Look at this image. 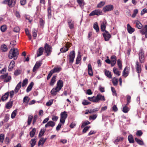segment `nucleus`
Listing matches in <instances>:
<instances>
[{"label": "nucleus", "instance_id": "1", "mask_svg": "<svg viewBox=\"0 0 147 147\" xmlns=\"http://www.w3.org/2000/svg\"><path fill=\"white\" fill-rule=\"evenodd\" d=\"M63 86V82L61 80H59L57 82V85L55 88H53L51 91V93L52 96H55L56 95L57 92L61 89Z\"/></svg>", "mask_w": 147, "mask_h": 147}, {"label": "nucleus", "instance_id": "2", "mask_svg": "<svg viewBox=\"0 0 147 147\" xmlns=\"http://www.w3.org/2000/svg\"><path fill=\"white\" fill-rule=\"evenodd\" d=\"M88 99L90 101L95 103H98L100 101H104L105 100L104 96L100 94H98L96 96L88 97Z\"/></svg>", "mask_w": 147, "mask_h": 147}, {"label": "nucleus", "instance_id": "3", "mask_svg": "<svg viewBox=\"0 0 147 147\" xmlns=\"http://www.w3.org/2000/svg\"><path fill=\"white\" fill-rule=\"evenodd\" d=\"M19 54L18 50L17 48H13L9 51V53L8 57L10 59H12L13 58L15 60L17 59Z\"/></svg>", "mask_w": 147, "mask_h": 147}, {"label": "nucleus", "instance_id": "4", "mask_svg": "<svg viewBox=\"0 0 147 147\" xmlns=\"http://www.w3.org/2000/svg\"><path fill=\"white\" fill-rule=\"evenodd\" d=\"M139 60L141 63H143L144 62V53L142 49H140L139 52Z\"/></svg>", "mask_w": 147, "mask_h": 147}, {"label": "nucleus", "instance_id": "5", "mask_svg": "<svg viewBox=\"0 0 147 147\" xmlns=\"http://www.w3.org/2000/svg\"><path fill=\"white\" fill-rule=\"evenodd\" d=\"M16 0H4L2 2L3 4H7L10 7H12L15 5Z\"/></svg>", "mask_w": 147, "mask_h": 147}, {"label": "nucleus", "instance_id": "6", "mask_svg": "<svg viewBox=\"0 0 147 147\" xmlns=\"http://www.w3.org/2000/svg\"><path fill=\"white\" fill-rule=\"evenodd\" d=\"M45 49V53H47L46 55L49 56L50 55L52 52V48L47 43L45 44V46L44 47Z\"/></svg>", "mask_w": 147, "mask_h": 147}, {"label": "nucleus", "instance_id": "7", "mask_svg": "<svg viewBox=\"0 0 147 147\" xmlns=\"http://www.w3.org/2000/svg\"><path fill=\"white\" fill-rule=\"evenodd\" d=\"M102 11L100 9H95L92 11L89 14V16H92L96 15L99 16L102 14Z\"/></svg>", "mask_w": 147, "mask_h": 147}, {"label": "nucleus", "instance_id": "8", "mask_svg": "<svg viewBox=\"0 0 147 147\" xmlns=\"http://www.w3.org/2000/svg\"><path fill=\"white\" fill-rule=\"evenodd\" d=\"M114 8L113 6L112 5H107L103 8V11L104 12L112 10Z\"/></svg>", "mask_w": 147, "mask_h": 147}, {"label": "nucleus", "instance_id": "9", "mask_svg": "<svg viewBox=\"0 0 147 147\" xmlns=\"http://www.w3.org/2000/svg\"><path fill=\"white\" fill-rule=\"evenodd\" d=\"M102 35L105 41H108L111 37V35L109 32L107 30H105L104 33H102Z\"/></svg>", "mask_w": 147, "mask_h": 147}, {"label": "nucleus", "instance_id": "10", "mask_svg": "<svg viewBox=\"0 0 147 147\" xmlns=\"http://www.w3.org/2000/svg\"><path fill=\"white\" fill-rule=\"evenodd\" d=\"M69 56V62L70 63H73L74 62L75 56V51H72L70 52Z\"/></svg>", "mask_w": 147, "mask_h": 147}, {"label": "nucleus", "instance_id": "11", "mask_svg": "<svg viewBox=\"0 0 147 147\" xmlns=\"http://www.w3.org/2000/svg\"><path fill=\"white\" fill-rule=\"evenodd\" d=\"M135 68L136 71L138 74H140L142 71L141 65L138 61L136 62Z\"/></svg>", "mask_w": 147, "mask_h": 147}, {"label": "nucleus", "instance_id": "12", "mask_svg": "<svg viewBox=\"0 0 147 147\" xmlns=\"http://www.w3.org/2000/svg\"><path fill=\"white\" fill-rule=\"evenodd\" d=\"M42 64V62L41 61H37L33 68V71H35Z\"/></svg>", "mask_w": 147, "mask_h": 147}, {"label": "nucleus", "instance_id": "13", "mask_svg": "<svg viewBox=\"0 0 147 147\" xmlns=\"http://www.w3.org/2000/svg\"><path fill=\"white\" fill-rule=\"evenodd\" d=\"M67 22L70 29H73L74 28V22L71 19L69 18L67 20Z\"/></svg>", "mask_w": 147, "mask_h": 147}, {"label": "nucleus", "instance_id": "14", "mask_svg": "<svg viewBox=\"0 0 147 147\" xmlns=\"http://www.w3.org/2000/svg\"><path fill=\"white\" fill-rule=\"evenodd\" d=\"M47 11L48 18L49 19H50L51 18L52 16L51 6V4L48 5Z\"/></svg>", "mask_w": 147, "mask_h": 147}, {"label": "nucleus", "instance_id": "15", "mask_svg": "<svg viewBox=\"0 0 147 147\" xmlns=\"http://www.w3.org/2000/svg\"><path fill=\"white\" fill-rule=\"evenodd\" d=\"M13 100L11 99L9 101L6 103L5 105V108L8 109L11 108L13 105Z\"/></svg>", "mask_w": 147, "mask_h": 147}, {"label": "nucleus", "instance_id": "16", "mask_svg": "<svg viewBox=\"0 0 147 147\" xmlns=\"http://www.w3.org/2000/svg\"><path fill=\"white\" fill-rule=\"evenodd\" d=\"M129 68L128 67H126L123 70V76L125 77H127L129 74Z\"/></svg>", "mask_w": 147, "mask_h": 147}, {"label": "nucleus", "instance_id": "17", "mask_svg": "<svg viewBox=\"0 0 147 147\" xmlns=\"http://www.w3.org/2000/svg\"><path fill=\"white\" fill-rule=\"evenodd\" d=\"M15 63L14 61H11L9 66L8 67V70L9 71H12L14 67L15 66Z\"/></svg>", "mask_w": 147, "mask_h": 147}, {"label": "nucleus", "instance_id": "18", "mask_svg": "<svg viewBox=\"0 0 147 147\" xmlns=\"http://www.w3.org/2000/svg\"><path fill=\"white\" fill-rule=\"evenodd\" d=\"M55 123L52 121H48L47 123L45 125V127H53L55 126Z\"/></svg>", "mask_w": 147, "mask_h": 147}, {"label": "nucleus", "instance_id": "19", "mask_svg": "<svg viewBox=\"0 0 147 147\" xmlns=\"http://www.w3.org/2000/svg\"><path fill=\"white\" fill-rule=\"evenodd\" d=\"M9 92H8L4 94L1 97V99L3 101L6 100L8 98Z\"/></svg>", "mask_w": 147, "mask_h": 147}, {"label": "nucleus", "instance_id": "20", "mask_svg": "<svg viewBox=\"0 0 147 147\" xmlns=\"http://www.w3.org/2000/svg\"><path fill=\"white\" fill-rule=\"evenodd\" d=\"M88 73L91 76H93L92 69L91 65L90 63L88 65Z\"/></svg>", "mask_w": 147, "mask_h": 147}, {"label": "nucleus", "instance_id": "21", "mask_svg": "<svg viewBox=\"0 0 147 147\" xmlns=\"http://www.w3.org/2000/svg\"><path fill=\"white\" fill-rule=\"evenodd\" d=\"M105 74L109 78H112V75L111 73L109 71L105 69L104 71Z\"/></svg>", "mask_w": 147, "mask_h": 147}, {"label": "nucleus", "instance_id": "22", "mask_svg": "<svg viewBox=\"0 0 147 147\" xmlns=\"http://www.w3.org/2000/svg\"><path fill=\"white\" fill-rule=\"evenodd\" d=\"M127 30L129 33L132 34L134 31L135 29L132 28L129 24H127Z\"/></svg>", "mask_w": 147, "mask_h": 147}, {"label": "nucleus", "instance_id": "23", "mask_svg": "<svg viewBox=\"0 0 147 147\" xmlns=\"http://www.w3.org/2000/svg\"><path fill=\"white\" fill-rule=\"evenodd\" d=\"M140 33L142 35H144L147 32V25H145L140 30Z\"/></svg>", "mask_w": 147, "mask_h": 147}, {"label": "nucleus", "instance_id": "24", "mask_svg": "<svg viewBox=\"0 0 147 147\" xmlns=\"http://www.w3.org/2000/svg\"><path fill=\"white\" fill-rule=\"evenodd\" d=\"M22 82H20L17 85L16 88H15L14 91L16 93H17L18 92L19 90L21 88V86Z\"/></svg>", "mask_w": 147, "mask_h": 147}, {"label": "nucleus", "instance_id": "25", "mask_svg": "<svg viewBox=\"0 0 147 147\" xmlns=\"http://www.w3.org/2000/svg\"><path fill=\"white\" fill-rule=\"evenodd\" d=\"M43 48L41 47L39 48L38 50V51L37 54V57H38L42 55L43 53Z\"/></svg>", "mask_w": 147, "mask_h": 147}, {"label": "nucleus", "instance_id": "26", "mask_svg": "<svg viewBox=\"0 0 147 147\" xmlns=\"http://www.w3.org/2000/svg\"><path fill=\"white\" fill-rule=\"evenodd\" d=\"M0 50L3 52H5L7 51L8 48L7 46L5 44H2L1 46Z\"/></svg>", "mask_w": 147, "mask_h": 147}, {"label": "nucleus", "instance_id": "27", "mask_svg": "<svg viewBox=\"0 0 147 147\" xmlns=\"http://www.w3.org/2000/svg\"><path fill=\"white\" fill-rule=\"evenodd\" d=\"M34 84V83L33 82H31L30 83L26 89V91L27 92H28L31 90L32 89L33 86Z\"/></svg>", "mask_w": 147, "mask_h": 147}, {"label": "nucleus", "instance_id": "28", "mask_svg": "<svg viewBox=\"0 0 147 147\" xmlns=\"http://www.w3.org/2000/svg\"><path fill=\"white\" fill-rule=\"evenodd\" d=\"M77 2L81 7H83L85 4V3L84 0H77Z\"/></svg>", "mask_w": 147, "mask_h": 147}, {"label": "nucleus", "instance_id": "29", "mask_svg": "<svg viewBox=\"0 0 147 147\" xmlns=\"http://www.w3.org/2000/svg\"><path fill=\"white\" fill-rule=\"evenodd\" d=\"M113 72L115 74L118 76H119L120 75L121 72L118 70V69L115 67L113 69Z\"/></svg>", "mask_w": 147, "mask_h": 147}, {"label": "nucleus", "instance_id": "30", "mask_svg": "<svg viewBox=\"0 0 147 147\" xmlns=\"http://www.w3.org/2000/svg\"><path fill=\"white\" fill-rule=\"evenodd\" d=\"M128 139L129 143H133L134 142L133 136L132 135L130 134L129 135L128 137Z\"/></svg>", "mask_w": 147, "mask_h": 147}, {"label": "nucleus", "instance_id": "31", "mask_svg": "<svg viewBox=\"0 0 147 147\" xmlns=\"http://www.w3.org/2000/svg\"><path fill=\"white\" fill-rule=\"evenodd\" d=\"M56 76H53L52 78L50 83V85L51 86H53L54 85L56 80Z\"/></svg>", "mask_w": 147, "mask_h": 147}, {"label": "nucleus", "instance_id": "32", "mask_svg": "<svg viewBox=\"0 0 147 147\" xmlns=\"http://www.w3.org/2000/svg\"><path fill=\"white\" fill-rule=\"evenodd\" d=\"M136 27L138 29H141L143 26L142 24L138 21H137L136 22Z\"/></svg>", "mask_w": 147, "mask_h": 147}, {"label": "nucleus", "instance_id": "33", "mask_svg": "<svg viewBox=\"0 0 147 147\" xmlns=\"http://www.w3.org/2000/svg\"><path fill=\"white\" fill-rule=\"evenodd\" d=\"M67 117V114L65 111L61 113V117L62 119H66Z\"/></svg>", "mask_w": 147, "mask_h": 147}, {"label": "nucleus", "instance_id": "34", "mask_svg": "<svg viewBox=\"0 0 147 147\" xmlns=\"http://www.w3.org/2000/svg\"><path fill=\"white\" fill-rule=\"evenodd\" d=\"M61 67H57L54 68L53 69L51 70L52 72L54 73H58L60 71Z\"/></svg>", "mask_w": 147, "mask_h": 147}, {"label": "nucleus", "instance_id": "35", "mask_svg": "<svg viewBox=\"0 0 147 147\" xmlns=\"http://www.w3.org/2000/svg\"><path fill=\"white\" fill-rule=\"evenodd\" d=\"M128 105L126 104L123 108L122 111L124 113H127L129 111V108L127 107Z\"/></svg>", "mask_w": 147, "mask_h": 147}, {"label": "nucleus", "instance_id": "36", "mask_svg": "<svg viewBox=\"0 0 147 147\" xmlns=\"http://www.w3.org/2000/svg\"><path fill=\"white\" fill-rule=\"evenodd\" d=\"M7 29V26L5 25L1 26L0 27V30L2 32H5Z\"/></svg>", "mask_w": 147, "mask_h": 147}, {"label": "nucleus", "instance_id": "37", "mask_svg": "<svg viewBox=\"0 0 147 147\" xmlns=\"http://www.w3.org/2000/svg\"><path fill=\"white\" fill-rule=\"evenodd\" d=\"M33 118V116L32 115H30L28 116L27 121L28 125L31 124Z\"/></svg>", "mask_w": 147, "mask_h": 147}, {"label": "nucleus", "instance_id": "38", "mask_svg": "<svg viewBox=\"0 0 147 147\" xmlns=\"http://www.w3.org/2000/svg\"><path fill=\"white\" fill-rule=\"evenodd\" d=\"M112 81L113 85L114 86H117L118 83V80L117 78L114 77L112 79Z\"/></svg>", "mask_w": 147, "mask_h": 147}, {"label": "nucleus", "instance_id": "39", "mask_svg": "<svg viewBox=\"0 0 147 147\" xmlns=\"http://www.w3.org/2000/svg\"><path fill=\"white\" fill-rule=\"evenodd\" d=\"M135 140L137 143L140 145H143L144 144V143L142 141L138 139L137 138H135Z\"/></svg>", "mask_w": 147, "mask_h": 147}, {"label": "nucleus", "instance_id": "40", "mask_svg": "<svg viewBox=\"0 0 147 147\" xmlns=\"http://www.w3.org/2000/svg\"><path fill=\"white\" fill-rule=\"evenodd\" d=\"M106 23H105L104 22H102L101 24V30L102 32H104L105 31V29L106 27Z\"/></svg>", "mask_w": 147, "mask_h": 147}, {"label": "nucleus", "instance_id": "41", "mask_svg": "<svg viewBox=\"0 0 147 147\" xmlns=\"http://www.w3.org/2000/svg\"><path fill=\"white\" fill-rule=\"evenodd\" d=\"M36 131V129L35 128H34L30 133V136L31 138L33 137L35 134Z\"/></svg>", "mask_w": 147, "mask_h": 147}, {"label": "nucleus", "instance_id": "42", "mask_svg": "<svg viewBox=\"0 0 147 147\" xmlns=\"http://www.w3.org/2000/svg\"><path fill=\"white\" fill-rule=\"evenodd\" d=\"M117 63L120 69L121 70L122 69V64L120 59H119L117 60Z\"/></svg>", "mask_w": 147, "mask_h": 147}, {"label": "nucleus", "instance_id": "43", "mask_svg": "<svg viewBox=\"0 0 147 147\" xmlns=\"http://www.w3.org/2000/svg\"><path fill=\"white\" fill-rule=\"evenodd\" d=\"M69 49L68 47L66 45L65 47H63L60 49V51L62 53H65Z\"/></svg>", "mask_w": 147, "mask_h": 147}, {"label": "nucleus", "instance_id": "44", "mask_svg": "<svg viewBox=\"0 0 147 147\" xmlns=\"http://www.w3.org/2000/svg\"><path fill=\"white\" fill-rule=\"evenodd\" d=\"M36 141L35 139H32L30 141L31 147H33L34 145L36 144Z\"/></svg>", "mask_w": 147, "mask_h": 147}, {"label": "nucleus", "instance_id": "45", "mask_svg": "<svg viewBox=\"0 0 147 147\" xmlns=\"http://www.w3.org/2000/svg\"><path fill=\"white\" fill-rule=\"evenodd\" d=\"M93 28L96 30L97 32H98L99 31V28L98 25V24L97 22H95L93 25Z\"/></svg>", "mask_w": 147, "mask_h": 147}, {"label": "nucleus", "instance_id": "46", "mask_svg": "<svg viewBox=\"0 0 147 147\" xmlns=\"http://www.w3.org/2000/svg\"><path fill=\"white\" fill-rule=\"evenodd\" d=\"M32 36L34 39H35L37 36V31L35 29H33L32 30Z\"/></svg>", "mask_w": 147, "mask_h": 147}, {"label": "nucleus", "instance_id": "47", "mask_svg": "<svg viewBox=\"0 0 147 147\" xmlns=\"http://www.w3.org/2000/svg\"><path fill=\"white\" fill-rule=\"evenodd\" d=\"M105 4V1H101L97 4V7L98 8H101Z\"/></svg>", "mask_w": 147, "mask_h": 147}, {"label": "nucleus", "instance_id": "48", "mask_svg": "<svg viewBox=\"0 0 147 147\" xmlns=\"http://www.w3.org/2000/svg\"><path fill=\"white\" fill-rule=\"evenodd\" d=\"M45 24V21L42 18H40L39 20V24L41 27H43Z\"/></svg>", "mask_w": 147, "mask_h": 147}, {"label": "nucleus", "instance_id": "49", "mask_svg": "<svg viewBox=\"0 0 147 147\" xmlns=\"http://www.w3.org/2000/svg\"><path fill=\"white\" fill-rule=\"evenodd\" d=\"M81 60V56L80 55H78L76 59V64H78L80 62Z\"/></svg>", "mask_w": 147, "mask_h": 147}, {"label": "nucleus", "instance_id": "50", "mask_svg": "<svg viewBox=\"0 0 147 147\" xmlns=\"http://www.w3.org/2000/svg\"><path fill=\"white\" fill-rule=\"evenodd\" d=\"M123 139V137H121L120 136H118L117 138L115 140V142H118L120 141H122Z\"/></svg>", "mask_w": 147, "mask_h": 147}, {"label": "nucleus", "instance_id": "51", "mask_svg": "<svg viewBox=\"0 0 147 147\" xmlns=\"http://www.w3.org/2000/svg\"><path fill=\"white\" fill-rule=\"evenodd\" d=\"M90 122L88 121H86L82 123V125L81 126V128H83L85 126L90 124Z\"/></svg>", "mask_w": 147, "mask_h": 147}, {"label": "nucleus", "instance_id": "52", "mask_svg": "<svg viewBox=\"0 0 147 147\" xmlns=\"http://www.w3.org/2000/svg\"><path fill=\"white\" fill-rule=\"evenodd\" d=\"M111 62H116L117 57L115 55H113L111 57Z\"/></svg>", "mask_w": 147, "mask_h": 147}, {"label": "nucleus", "instance_id": "53", "mask_svg": "<svg viewBox=\"0 0 147 147\" xmlns=\"http://www.w3.org/2000/svg\"><path fill=\"white\" fill-rule=\"evenodd\" d=\"M45 129H42L41 130L39 134L38 135V137L40 138L42 135H43L45 132Z\"/></svg>", "mask_w": 147, "mask_h": 147}, {"label": "nucleus", "instance_id": "54", "mask_svg": "<svg viewBox=\"0 0 147 147\" xmlns=\"http://www.w3.org/2000/svg\"><path fill=\"white\" fill-rule=\"evenodd\" d=\"M98 110L99 109L98 108H96L93 109H90V110H86V111H88L89 113H94V112L98 111Z\"/></svg>", "mask_w": 147, "mask_h": 147}, {"label": "nucleus", "instance_id": "55", "mask_svg": "<svg viewBox=\"0 0 147 147\" xmlns=\"http://www.w3.org/2000/svg\"><path fill=\"white\" fill-rule=\"evenodd\" d=\"M90 127V126L85 127L82 130V132L84 133H86Z\"/></svg>", "mask_w": 147, "mask_h": 147}, {"label": "nucleus", "instance_id": "56", "mask_svg": "<svg viewBox=\"0 0 147 147\" xmlns=\"http://www.w3.org/2000/svg\"><path fill=\"white\" fill-rule=\"evenodd\" d=\"M28 97L27 96H25L23 98V103H28L29 101V100L28 99Z\"/></svg>", "mask_w": 147, "mask_h": 147}, {"label": "nucleus", "instance_id": "57", "mask_svg": "<svg viewBox=\"0 0 147 147\" xmlns=\"http://www.w3.org/2000/svg\"><path fill=\"white\" fill-rule=\"evenodd\" d=\"M138 11L137 9H135L133 13L131 16V17L132 18H134L136 16V14L138 13Z\"/></svg>", "mask_w": 147, "mask_h": 147}, {"label": "nucleus", "instance_id": "58", "mask_svg": "<svg viewBox=\"0 0 147 147\" xmlns=\"http://www.w3.org/2000/svg\"><path fill=\"white\" fill-rule=\"evenodd\" d=\"M127 105H128L131 102V97L129 95H127Z\"/></svg>", "mask_w": 147, "mask_h": 147}, {"label": "nucleus", "instance_id": "59", "mask_svg": "<svg viewBox=\"0 0 147 147\" xmlns=\"http://www.w3.org/2000/svg\"><path fill=\"white\" fill-rule=\"evenodd\" d=\"M28 83V80L27 79H25L22 82V86L24 87Z\"/></svg>", "mask_w": 147, "mask_h": 147}, {"label": "nucleus", "instance_id": "60", "mask_svg": "<svg viewBox=\"0 0 147 147\" xmlns=\"http://www.w3.org/2000/svg\"><path fill=\"white\" fill-rule=\"evenodd\" d=\"M16 112L17 111L16 110H15L12 113L11 116V117L12 119H13L15 117L16 115Z\"/></svg>", "mask_w": 147, "mask_h": 147}, {"label": "nucleus", "instance_id": "61", "mask_svg": "<svg viewBox=\"0 0 147 147\" xmlns=\"http://www.w3.org/2000/svg\"><path fill=\"white\" fill-rule=\"evenodd\" d=\"M143 133L141 130H138L136 133V135L140 137L143 134Z\"/></svg>", "mask_w": 147, "mask_h": 147}, {"label": "nucleus", "instance_id": "62", "mask_svg": "<svg viewBox=\"0 0 147 147\" xmlns=\"http://www.w3.org/2000/svg\"><path fill=\"white\" fill-rule=\"evenodd\" d=\"M38 118V115H34L33 117V119L32 121V124L34 125V124L35 123L36 120Z\"/></svg>", "mask_w": 147, "mask_h": 147}, {"label": "nucleus", "instance_id": "63", "mask_svg": "<svg viewBox=\"0 0 147 147\" xmlns=\"http://www.w3.org/2000/svg\"><path fill=\"white\" fill-rule=\"evenodd\" d=\"M53 99H52L51 100H49L48 102H47L46 105L47 106H51L53 103Z\"/></svg>", "mask_w": 147, "mask_h": 147}, {"label": "nucleus", "instance_id": "64", "mask_svg": "<svg viewBox=\"0 0 147 147\" xmlns=\"http://www.w3.org/2000/svg\"><path fill=\"white\" fill-rule=\"evenodd\" d=\"M111 88L112 92L113 93V95H115L116 96L117 95V94L116 93V91L114 88L113 87H111Z\"/></svg>", "mask_w": 147, "mask_h": 147}]
</instances>
